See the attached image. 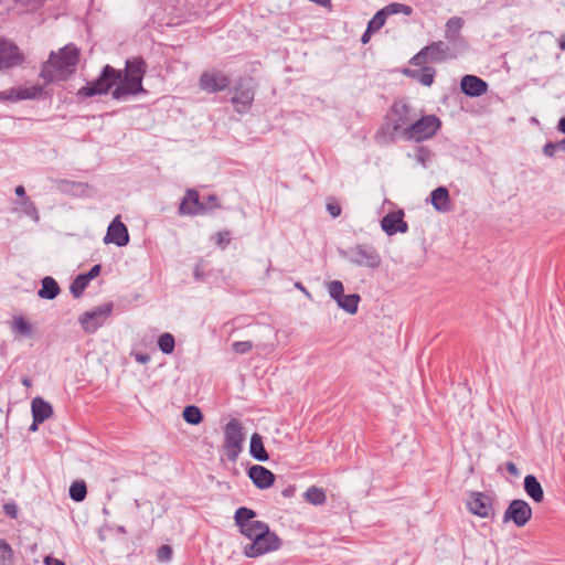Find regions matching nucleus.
<instances>
[{
  "mask_svg": "<svg viewBox=\"0 0 565 565\" xmlns=\"http://www.w3.org/2000/svg\"><path fill=\"white\" fill-rule=\"evenodd\" d=\"M327 210L332 217H338L341 214V206L335 202H328Z\"/></svg>",
  "mask_w": 565,
  "mask_h": 565,
  "instance_id": "nucleus-46",
  "label": "nucleus"
},
{
  "mask_svg": "<svg viewBox=\"0 0 565 565\" xmlns=\"http://www.w3.org/2000/svg\"><path fill=\"white\" fill-rule=\"evenodd\" d=\"M21 382L26 387H31L32 386V381L29 377H23Z\"/></svg>",
  "mask_w": 565,
  "mask_h": 565,
  "instance_id": "nucleus-56",
  "label": "nucleus"
},
{
  "mask_svg": "<svg viewBox=\"0 0 565 565\" xmlns=\"http://www.w3.org/2000/svg\"><path fill=\"white\" fill-rule=\"evenodd\" d=\"M23 54L19 47L4 39H0V71L22 64Z\"/></svg>",
  "mask_w": 565,
  "mask_h": 565,
  "instance_id": "nucleus-15",
  "label": "nucleus"
},
{
  "mask_svg": "<svg viewBox=\"0 0 565 565\" xmlns=\"http://www.w3.org/2000/svg\"><path fill=\"white\" fill-rule=\"evenodd\" d=\"M454 57L455 54L448 44L443 41H436L423 47L411 58L409 63L414 66H422L427 63L444 62Z\"/></svg>",
  "mask_w": 565,
  "mask_h": 565,
  "instance_id": "nucleus-6",
  "label": "nucleus"
},
{
  "mask_svg": "<svg viewBox=\"0 0 565 565\" xmlns=\"http://www.w3.org/2000/svg\"><path fill=\"white\" fill-rule=\"evenodd\" d=\"M430 157H431V151L427 147L419 146L416 148L415 159L418 163H420L425 167L427 161L430 159Z\"/></svg>",
  "mask_w": 565,
  "mask_h": 565,
  "instance_id": "nucleus-40",
  "label": "nucleus"
},
{
  "mask_svg": "<svg viewBox=\"0 0 565 565\" xmlns=\"http://www.w3.org/2000/svg\"><path fill=\"white\" fill-rule=\"evenodd\" d=\"M179 214L190 216L204 214L202 202L200 201V195L196 190L190 189L185 192L179 206Z\"/></svg>",
  "mask_w": 565,
  "mask_h": 565,
  "instance_id": "nucleus-18",
  "label": "nucleus"
},
{
  "mask_svg": "<svg viewBox=\"0 0 565 565\" xmlns=\"http://www.w3.org/2000/svg\"><path fill=\"white\" fill-rule=\"evenodd\" d=\"M249 454L258 461H267L268 454L264 447L263 438L259 434L254 433L250 437Z\"/></svg>",
  "mask_w": 565,
  "mask_h": 565,
  "instance_id": "nucleus-27",
  "label": "nucleus"
},
{
  "mask_svg": "<svg viewBox=\"0 0 565 565\" xmlns=\"http://www.w3.org/2000/svg\"><path fill=\"white\" fill-rule=\"evenodd\" d=\"M245 434L238 419H231L224 428L223 449L226 458L235 462L243 450Z\"/></svg>",
  "mask_w": 565,
  "mask_h": 565,
  "instance_id": "nucleus-5",
  "label": "nucleus"
},
{
  "mask_svg": "<svg viewBox=\"0 0 565 565\" xmlns=\"http://www.w3.org/2000/svg\"><path fill=\"white\" fill-rule=\"evenodd\" d=\"M372 32L373 31H369V28H366V31L361 36V42L363 44H366L370 41Z\"/></svg>",
  "mask_w": 565,
  "mask_h": 565,
  "instance_id": "nucleus-52",
  "label": "nucleus"
},
{
  "mask_svg": "<svg viewBox=\"0 0 565 565\" xmlns=\"http://www.w3.org/2000/svg\"><path fill=\"white\" fill-rule=\"evenodd\" d=\"M102 267L100 265H94L87 274H82L88 281L94 279L100 274Z\"/></svg>",
  "mask_w": 565,
  "mask_h": 565,
  "instance_id": "nucleus-47",
  "label": "nucleus"
},
{
  "mask_svg": "<svg viewBox=\"0 0 565 565\" xmlns=\"http://www.w3.org/2000/svg\"><path fill=\"white\" fill-rule=\"evenodd\" d=\"M42 93L43 88L41 86L33 85L31 87L0 92V100L33 99L41 96Z\"/></svg>",
  "mask_w": 565,
  "mask_h": 565,
  "instance_id": "nucleus-21",
  "label": "nucleus"
},
{
  "mask_svg": "<svg viewBox=\"0 0 565 565\" xmlns=\"http://www.w3.org/2000/svg\"><path fill=\"white\" fill-rule=\"evenodd\" d=\"M292 491H294V489H292V488L285 489V490L282 491V495H284V497H290V495L292 494Z\"/></svg>",
  "mask_w": 565,
  "mask_h": 565,
  "instance_id": "nucleus-58",
  "label": "nucleus"
},
{
  "mask_svg": "<svg viewBox=\"0 0 565 565\" xmlns=\"http://www.w3.org/2000/svg\"><path fill=\"white\" fill-rule=\"evenodd\" d=\"M231 242V235L228 231H221L214 235V243L220 248L225 249Z\"/></svg>",
  "mask_w": 565,
  "mask_h": 565,
  "instance_id": "nucleus-41",
  "label": "nucleus"
},
{
  "mask_svg": "<svg viewBox=\"0 0 565 565\" xmlns=\"http://www.w3.org/2000/svg\"><path fill=\"white\" fill-rule=\"evenodd\" d=\"M31 408L35 423H43L53 416L52 405L42 397H35L31 403Z\"/></svg>",
  "mask_w": 565,
  "mask_h": 565,
  "instance_id": "nucleus-23",
  "label": "nucleus"
},
{
  "mask_svg": "<svg viewBox=\"0 0 565 565\" xmlns=\"http://www.w3.org/2000/svg\"><path fill=\"white\" fill-rule=\"evenodd\" d=\"M422 66L423 67L420 70L405 68L403 71V73L406 76H408V77H411L413 79H416L422 85L429 87L434 83V78H435V75H436V70L434 67L426 66V64L422 65Z\"/></svg>",
  "mask_w": 565,
  "mask_h": 565,
  "instance_id": "nucleus-24",
  "label": "nucleus"
},
{
  "mask_svg": "<svg viewBox=\"0 0 565 565\" xmlns=\"http://www.w3.org/2000/svg\"><path fill=\"white\" fill-rule=\"evenodd\" d=\"M24 204L25 205L28 204L35 212V207H34L33 203L29 201V199L24 200Z\"/></svg>",
  "mask_w": 565,
  "mask_h": 565,
  "instance_id": "nucleus-60",
  "label": "nucleus"
},
{
  "mask_svg": "<svg viewBox=\"0 0 565 565\" xmlns=\"http://www.w3.org/2000/svg\"><path fill=\"white\" fill-rule=\"evenodd\" d=\"M467 509L470 513L482 519L494 516L493 499L483 492H470L467 500Z\"/></svg>",
  "mask_w": 565,
  "mask_h": 565,
  "instance_id": "nucleus-12",
  "label": "nucleus"
},
{
  "mask_svg": "<svg viewBox=\"0 0 565 565\" xmlns=\"http://www.w3.org/2000/svg\"><path fill=\"white\" fill-rule=\"evenodd\" d=\"M147 72V63L140 56L127 58L125 70H116L105 65L99 76L78 89L79 97H93L106 95L111 90V97L116 100L126 99L128 96H137L146 93L142 81Z\"/></svg>",
  "mask_w": 565,
  "mask_h": 565,
  "instance_id": "nucleus-1",
  "label": "nucleus"
},
{
  "mask_svg": "<svg viewBox=\"0 0 565 565\" xmlns=\"http://www.w3.org/2000/svg\"><path fill=\"white\" fill-rule=\"evenodd\" d=\"M383 10L386 12L387 15L390 14H396V13H403L405 15H411L413 12L412 7L402 4V3H391L383 8Z\"/></svg>",
  "mask_w": 565,
  "mask_h": 565,
  "instance_id": "nucleus-39",
  "label": "nucleus"
},
{
  "mask_svg": "<svg viewBox=\"0 0 565 565\" xmlns=\"http://www.w3.org/2000/svg\"><path fill=\"white\" fill-rule=\"evenodd\" d=\"M281 540L278 535L270 531L269 526L263 530L252 543L244 546V555L246 557L255 558L264 554L279 550Z\"/></svg>",
  "mask_w": 565,
  "mask_h": 565,
  "instance_id": "nucleus-7",
  "label": "nucleus"
},
{
  "mask_svg": "<svg viewBox=\"0 0 565 565\" xmlns=\"http://www.w3.org/2000/svg\"><path fill=\"white\" fill-rule=\"evenodd\" d=\"M172 548L169 545H162L158 548L157 557L160 562H168L171 559Z\"/></svg>",
  "mask_w": 565,
  "mask_h": 565,
  "instance_id": "nucleus-44",
  "label": "nucleus"
},
{
  "mask_svg": "<svg viewBox=\"0 0 565 565\" xmlns=\"http://www.w3.org/2000/svg\"><path fill=\"white\" fill-rule=\"evenodd\" d=\"M256 516V512L249 508L241 507L236 510L234 520L235 524L241 529L242 524L252 522Z\"/></svg>",
  "mask_w": 565,
  "mask_h": 565,
  "instance_id": "nucleus-31",
  "label": "nucleus"
},
{
  "mask_svg": "<svg viewBox=\"0 0 565 565\" xmlns=\"http://www.w3.org/2000/svg\"><path fill=\"white\" fill-rule=\"evenodd\" d=\"M557 151H558V146L556 142H547L543 147V153L550 158L554 157Z\"/></svg>",
  "mask_w": 565,
  "mask_h": 565,
  "instance_id": "nucleus-45",
  "label": "nucleus"
},
{
  "mask_svg": "<svg viewBox=\"0 0 565 565\" xmlns=\"http://www.w3.org/2000/svg\"><path fill=\"white\" fill-rule=\"evenodd\" d=\"M87 488L84 481H75L70 487V497L76 502H81L86 498Z\"/></svg>",
  "mask_w": 565,
  "mask_h": 565,
  "instance_id": "nucleus-35",
  "label": "nucleus"
},
{
  "mask_svg": "<svg viewBox=\"0 0 565 565\" xmlns=\"http://www.w3.org/2000/svg\"><path fill=\"white\" fill-rule=\"evenodd\" d=\"M14 553L11 545L6 540H0V565H13Z\"/></svg>",
  "mask_w": 565,
  "mask_h": 565,
  "instance_id": "nucleus-33",
  "label": "nucleus"
},
{
  "mask_svg": "<svg viewBox=\"0 0 565 565\" xmlns=\"http://www.w3.org/2000/svg\"><path fill=\"white\" fill-rule=\"evenodd\" d=\"M328 291L340 308L350 315L358 311L360 296L358 294L344 295L343 284L340 280H332L328 284Z\"/></svg>",
  "mask_w": 565,
  "mask_h": 565,
  "instance_id": "nucleus-11",
  "label": "nucleus"
},
{
  "mask_svg": "<svg viewBox=\"0 0 565 565\" xmlns=\"http://www.w3.org/2000/svg\"><path fill=\"white\" fill-rule=\"evenodd\" d=\"M113 305L105 303L84 312L79 317V323L86 333H94L111 315Z\"/></svg>",
  "mask_w": 565,
  "mask_h": 565,
  "instance_id": "nucleus-10",
  "label": "nucleus"
},
{
  "mask_svg": "<svg viewBox=\"0 0 565 565\" xmlns=\"http://www.w3.org/2000/svg\"><path fill=\"white\" fill-rule=\"evenodd\" d=\"M105 243H114L119 247L126 246L129 242V234L126 225L120 221V216H116L109 224Z\"/></svg>",
  "mask_w": 565,
  "mask_h": 565,
  "instance_id": "nucleus-16",
  "label": "nucleus"
},
{
  "mask_svg": "<svg viewBox=\"0 0 565 565\" xmlns=\"http://www.w3.org/2000/svg\"><path fill=\"white\" fill-rule=\"evenodd\" d=\"M89 281L87 278H85L83 275H78L71 284L70 291L73 295L74 298H79L86 287L88 286Z\"/></svg>",
  "mask_w": 565,
  "mask_h": 565,
  "instance_id": "nucleus-36",
  "label": "nucleus"
},
{
  "mask_svg": "<svg viewBox=\"0 0 565 565\" xmlns=\"http://www.w3.org/2000/svg\"><path fill=\"white\" fill-rule=\"evenodd\" d=\"M43 563L45 565H65V563L63 561H60L52 556H45Z\"/></svg>",
  "mask_w": 565,
  "mask_h": 565,
  "instance_id": "nucleus-50",
  "label": "nucleus"
},
{
  "mask_svg": "<svg viewBox=\"0 0 565 565\" xmlns=\"http://www.w3.org/2000/svg\"><path fill=\"white\" fill-rule=\"evenodd\" d=\"M15 194L18 196H21L23 198L25 195V190H24V186L23 185H18L14 190Z\"/></svg>",
  "mask_w": 565,
  "mask_h": 565,
  "instance_id": "nucleus-53",
  "label": "nucleus"
},
{
  "mask_svg": "<svg viewBox=\"0 0 565 565\" xmlns=\"http://www.w3.org/2000/svg\"><path fill=\"white\" fill-rule=\"evenodd\" d=\"M183 418L188 424L198 425L202 422L203 415L199 407L189 405L183 409Z\"/></svg>",
  "mask_w": 565,
  "mask_h": 565,
  "instance_id": "nucleus-34",
  "label": "nucleus"
},
{
  "mask_svg": "<svg viewBox=\"0 0 565 565\" xmlns=\"http://www.w3.org/2000/svg\"><path fill=\"white\" fill-rule=\"evenodd\" d=\"M558 46L562 51H565V34H563L558 40Z\"/></svg>",
  "mask_w": 565,
  "mask_h": 565,
  "instance_id": "nucleus-55",
  "label": "nucleus"
},
{
  "mask_svg": "<svg viewBox=\"0 0 565 565\" xmlns=\"http://www.w3.org/2000/svg\"><path fill=\"white\" fill-rule=\"evenodd\" d=\"M119 531H120V532H122V533H125V532H126V531H125V529H124L122 526H120V527H119Z\"/></svg>",
  "mask_w": 565,
  "mask_h": 565,
  "instance_id": "nucleus-62",
  "label": "nucleus"
},
{
  "mask_svg": "<svg viewBox=\"0 0 565 565\" xmlns=\"http://www.w3.org/2000/svg\"><path fill=\"white\" fill-rule=\"evenodd\" d=\"M78 60L79 50L76 45L70 43L57 53L51 52L49 60L41 67L40 77L46 84L66 81L75 73Z\"/></svg>",
  "mask_w": 565,
  "mask_h": 565,
  "instance_id": "nucleus-2",
  "label": "nucleus"
},
{
  "mask_svg": "<svg viewBox=\"0 0 565 565\" xmlns=\"http://www.w3.org/2000/svg\"><path fill=\"white\" fill-rule=\"evenodd\" d=\"M349 260L356 266L376 269L382 264L377 249L370 244H358L349 249Z\"/></svg>",
  "mask_w": 565,
  "mask_h": 565,
  "instance_id": "nucleus-8",
  "label": "nucleus"
},
{
  "mask_svg": "<svg viewBox=\"0 0 565 565\" xmlns=\"http://www.w3.org/2000/svg\"><path fill=\"white\" fill-rule=\"evenodd\" d=\"M386 17L387 14L383 9L377 11L367 24L369 31L380 30L384 25Z\"/></svg>",
  "mask_w": 565,
  "mask_h": 565,
  "instance_id": "nucleus-38",
  "label": "nucleus"
},
{
  "mask_svg": "<svg viewBox=\"0 0 565 565\" xmlns=\"http://www.w3.org/2000/svg\"><path fill=\"white\" fill-rule=\"evenodd\" d=\"M3 510L8 516L13 519L17 518L18 510L14 503H6L3 505Z\"/></svg>",
  "mask_w": 565,
  "mask_h": 565,
  "instance_id": "nucleus-48",
  "label": "nucleus"
},
{
  "mask_svg": "<svg viewBox=\"0 0 565 565\" xmlns=\"http://www.w3.org/2000/svg\"><path fill=\"white\" fill-rule=\"evenodd\" d=\"M463 26V20L459 17H452L446 22L445 38L446 40L455 44L461 40L460 30Z\"/></svg>",
  "mask_w": 565,
  "mask_h": 565,
  "instance_id": "nucleus-26",
  "label": "nucleus"
},
{
  "mask_svg": "<svg viewBox=\"0 0 565 565\" xmlns=\"http://www.w3.org/2000/svg\"><path fill=\"white\" fill-rule=\"evenodd\" d=\"M557 146H558V150L561 151H564L565 152V138L562 139L561 141L556 142Z\"/></svg>",
  "mask_w": 565,
  "mask_h": 565,
  "instance_id": "nucleus-57",
  "label": "nucleus"
},
{
  "mask_svg": "<svg viewBox=\"0 0 565 565\" xmlns=\"http://www.w3.org/2000/svg\"><path fill=\"white\" fill-rule=\"evenodd\" d=\"M532 518V508L522 499H514L510 502L503 514V522L512 521L518 527L524 526Z\"/></svg>",
  "mask_w": 565,
  "mask_h": 565,
  "instance_id": "nucleus-13",
  "label": "nucleus"
},
{
  "mask_svg": "<svg viewBox=\"0 0 565 565\" xmlns=\"http://www.w3.org/2000/svg\"><path fill=\"white\" fill-rule=\"evenodd\" d=\"M41 423H35L34 420L32 422L31 426H30V430L32 431H35L38 430V426L40 425Z\"/></svg>",
  "mask_w": 565,
  "mask_h": 565,
  "instance_id": "nucleus-59",
  "label": "nucleus"
},
{
  "mask_svg": "<svg viewBox=\"0 0 565 565\" xmlns=\"http://www.w3.org/2000/svg\"><path fill=\"white\" fill-rule=\"evenodd\" d=\"M505 469L508 470V472L511 476H513V477H518L519 476V469H518V467L515 466L514 462H512V461L505 462Z\"/></svg>",
  "mask_w": 565,
  "mask_h": 565,
  "instance_id": "nucleus-49",
  "label": "nucleus"
},
{
  "mask_svg": "<svg viewBox=\"0 0 565 565\" xmlns=\"http://www.w3.org/2000/svg\"><path fill=\"white\" fill-rule=\"evenodd\" d=\"M41 284V289L38 291L40 298L52 300L60 294L58 284L54 278L46 276L42 279Z\"/></svg>",
  "mask_w": 565,
  "mask_h": 565,
  "instance_id": "nucleus-28",
  "label": "nucleus"
},
{
  "mask_svg": "<svg viewBox=\"0 0 565 565\" xmlns=\"http://www.w3.org/2000/svg\"><path fill=\"white\" fill-rule=\"evenodd\" d=\"M268 526L269 525L263 521L253 520L247 524H242L239 531L248 540L254 541L257 537L258 533L260 534V532H263V530H266Z\"/></svg>",
  "mask_w": 565,
  "mask_h": 565,
  "instance_id": "nucleus-29",
  "label": "nucleus"
},
{
  "mask_svg": "<svg viewBox=\"0 0 565 565\" xmlns=\"http://www.w3.org/2000/svg\"><path fill=\"white\" fill-rule=\"evenodd\" d=\"M303 497L307 502L315 505L323 504L327 500L324 491L321 488H317L315 486L309 487Z\"/></svg>",
  "mask_w": 565,
  "mask_h": 565,
  "instance_id": "nucleus-30",
  "label": "nucleus"
},
{
  "mask_svg": "<svg viewBox=\"0 0 565 565\" xmlns=\"http://www.w3.org/2000/svg\"><path fill=\"white\" fill-rule=\"evenodd\" d=\"M221 205H220V202H218V199L215 194H210L204 202H202V209L204 210V214L214 210V209H218Z\"/></svg>",
  "mask_w": 565,
  "mask_h": 565,
  "instance_id": "nucleus-42",
  "label": "nucleus"
},
{
  "mask_svg": "<svg viewBox=\"0 0 565 565\" xmlns=\"http://www.w3.org/2000/svg\"><path fill=\"white\" fill-rule=\"evenodd\" d=\"M296 287H298V289L305 290V288L301 286V284H300V282H297V284H296Z\"/></svg>",
  "mask_w": 565,
  "mask_h": 565,
  "instance_id": "nucleus-61",
  "label": "nucleus"
},
{
  "mask_svg": "<svg viewBox=\"0 0 565 565\" xmlns=\"http://www.w3.org/2000/svg\"><path fill=\"white\" fill-rule=\"evenodd\" d=\"M232 349L237 354H245L253 349V343L250 341H236L232 344Z\"/></svg>",
  "mask_w": 565,
  "mask_h": 565,
  "instance_id": "nucleus-43",
  "label": "nucleus"
},
{
  "mask_svg": "<svg viewBox=\"0 0 565 565\" xmlns=\"http://www.w3.org/2000/svg\"><path fill=\"white\" fill-rule=\"evenodd\" d=\"M232 93L231 103L235 111L239 114L247 113L252 108L255 97V87L252 85L250 81H239L233 87Z\"/></svg>",
  "mask_w": 565,
  "mask_h": 565,
  "instance_id": "nucleus-9",
  "label": "nucleus"
},
{
  "mask_svg": "<svg viewBox=\"0 0 565 565\" xmlns=\"http://www.w3.org/2000/svg\"><path fill=\"white\" fill-rule=\"evenodd\" d=\"M200 88L207 93L225 90L231 85V78L221 71H207L201 74Z\"/></svg>",
  "mask_w": 565,
  "mask_h": 565,
  "instance_id": "nucleus-14",
  "label": "nucleus"
},
{
  "mask_svg": "<svg viewBox=\"0 0 565 565\" xmlns=\"http://www.w3.org/2000/svg\"><path fill=\"white\" fill-rule=\"evenodd\" d=\"M414 116L412 108L406 103H394L390 110V122L381 128L376 138H382L386 141H395L402 130L412 124Z\"/></svg>",
  "mask_w": 565,
  "mask_h": 565,
  "instance_id": "nucleus-3",
  "label": "nucleus"
},
{
  "mask_svg": "<svg viewBox=\"0 0 565 565\" xmlns=\"http://www.w3.org/2000/svg\"><path fill=\"white\" fill-rule=\"evenodd\" d=\"M13 332L31 338L33 335L32 324L23 317H15L12 324Z\"/></svg>",
  "mask_w": 565,
  "mask_h": 565,
  "instance_id": "nucleus-32",
  "label": "nucleus"
},
{
  "mask_svg": "<svg viewBox=\"0 0 565 565\" xmlns=\"http://www.w3.org/2000/svg\"><path fill=\"white\" fill-rule=\"evenodd\" d=\"M441 121L436 115H425L413 119L412 124L402 130V138L406 141L422 142L433 138L440 129Z\"/></svg>",
  "mask_w": 565,
  "mask_h": 565,
  "instance_id": "nucleus-4",
  "label": "nucleus"
},
{
  "mask_svg": "<svg viewBox=\"0 0 565 565\" xmlns=\"http://www.w3.org/2000/svg\"><path fill=\"white\" fill-rule=\"evenodd\" d=\"M137 362L146 364L149 362L150 356L148 354L138 353L135 355Z\"/></svg>",
  "mask_w": 565,
  "mask_h": 565,
  "instance_id": "nucleus-51",
  "label": "nucleus"
},
{
  "mask_svg": "<svg viewBox=\"0 0 565 565\" xmlns=\"http://www.w3.org/2000/svg\"><path fill=\"white\" fill-rule=\"evenodd\" d=\"M460 88L469 97H479L487 93L488 83L476 75H465L460 81Z\"/></svg>",
  "mask_w": 565,
  "mask_h": 565,
  "instance_id": "nucleus-19",
  "label": "nucleus"
},
{
  "mask_svg": "<svg viewBox=\"0 0 565 565\" xmlns=\"http://www.w3.org/2000/svg\"><path fill=\"white\" fill-rule=\"evenodd\" d=\"M557 129L565 134V117L561 118L557 125Z\"/></svg>",
  "mask_w": 565,
  "mask_h": 565,
  "instance_id": "nucleus-54",
  "label": "nucleus"
},
{
  "mask_svg": "<svg viewBox=\"0 0 565 565\" xmlns=\"http://www.w3.org/2000/svg\"><path fill=\"white\" fill-rule=\"evenodd\" d=\"M174 345L175 341L171 333H163L159 337L158 347L163 353H172L174 350Z\"/></svg>",
  "mask_w": 565,
  "mask_h": 565,
  "instance_id": "nucleus-37",
  "label": "nucleus"
},
{
  "mask_svg": "<svg viewBox=\"0 0 565 565\" xmlns=\"http://www.w3.org/2000/svg\"><path fill=\"white\" fill-rule=\"evenodd\" d=\"M382 230L390 236L396 233H406L408 231V225L404 221V212H391L386 214L381 221Z\"/></svg>",
  "mask_w": 565,
  "mask_h": 565,
  "instance_id": "nucleus-17",
  "label": "nucleus"
},
{
  "mask_svg": "<svg viewBox=\"0 0 565 565\" xmlns=\"http://www.w3.org/2000/svg\"><path fill=\"white\" fill-rule=\"evenodd\" d=\"M524 490L526 494L535 502L540 503L544 500L543 488L541 483L537 481L536 477H534L533 475H527L524 478Z\"/></svg>",
  "mask_w": 565,
  "mask_h": 565,
  "instance_id": "nucleus-25",
  "label": "nucleus"
},
{
  "mask_svg": "<svg viewBox=\"0 0 565 565\" xmlns=\"http://www.w3.org/2000/svg\"><path fill=\"white\" fill-rule=\"evenodd\" d=\"M430 202L438 212L445 213L451 210L449 192L445 186H439L430 193Z\"/></svg>",
  "mask_w": 565,
  "mask_h": 565,
  "instance_id": "nucleus-22",
  "label": "nucleus"
},
{
  "mask_svg": "<svg viewBox=\"0 0 565 565\" xmlns=\"http://www.w3.org/2000/svg\"><path fill=\"white\" fill-rule=\"evenodd\" d=\"M248 477L258 489H267L275 482V475L267 468L258 465L248 469Z\"/></svg>",
  "mask_w": 565,
  "mask_h": 565,
  "instance_id": "nucleus-20",
  "label": "nucleus"
}]
</instances>
